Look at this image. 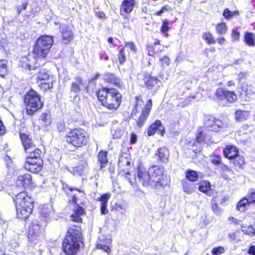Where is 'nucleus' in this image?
Here are the masks:
<instances>
[{
  "label": "nucleus",
  "mask_w": 255,
  "mask_h": 255,
  "mask_svg": "<svg viewBox=\"0 0 255 255\" xmlns=\"http://www.w3.org/2000/svg\"><path fill=\"white\" fill-rule=\"evenodd\" d=\"M73 211L70 219L71 222L77 224H71L76 229H69L62 244L63 250L66 255H75L79 250L80 244L83 242L80 224L82 222L81 216L85 212L83 207L77 204Z\"/></svg>",
  "instance_id": "obj_1"
},
{
  "label": "nucleus",
  "mask_w": 255,
  "mask_h": 255,
  "mask_svg": "<svg viewBox=\"0 0 255 255\" xmlns=\"http://www.w3.org/2000/svg\"><path fill=\"white\" fill-rule=\"evenodd\" d=\"M137 175L139 182L144 186L159 189L166 185L163 179V169L158 166H152L147 171L139 167Z\"/></svg>",
  "instance_id": "obj_2"
},
{
  "label": "nucleus",
  "mask_w": 255,
  "mask_h": 255,
  "mask_svg": "<svg viewBox=\"0 0 255 255\" xmlns=\"http://www.w3.org/2000/svg\"><path fill=\"white\" fill-rule=\"evenodd\" d=\"M97 97L104 106L115 110L120 105L122 95L116 89L103 88L97 93Z\"/></svg>",
  "instance_id": "obj_3"
},
{
  "label": "nucleus",
  "mask_w": 255,
  "mask_h": 255,
  "mask_svg": "<svg viewBox=\"0 0 255 255\" xmlns=\"http://www.w3.org/2000/svg\"><path fill=\"white\" fill-rule=\"evenodd\" d=\"M65 137L66 142L75 148L86 145L89 138L87 131L81 128L70 129L66 133Z\"/></svg>",
  "instance_id": "obj_4"
},
{
  "label": "nucleus",
  "mask_w": 255,
  "mask_h": 255,
  "mask_svg": "<svg viewBox=\"0 0 255 255\" xmlns=\"http://www.w3.org/2000/svg\"><path fill=\"white\" fill-rule=\"evenodd\" d=\"M24 104L27 114L29 115H32L43 105L39 95L33 90H30L25 96Z\"/></svg>",
  "instance_id": "obj_5"
},
{
  "label": "nucleus",
  "mask_w": 255,
  "mask_h": 255,
  "mask_svg": "<svg viewBox=\"0 0 255 255\" xmlns=\"http://www.w3.org/2000/svg\"><path fill=\"white\" fill-rule=\"evenodd\" d=\"M53 43L52 36L48 35L42 36L36 42L33 49L35 56L39 58H44L48 53Z\"/></svg>",
  "instance_id": "obj_6"
},
{
  "label": "nucleus",
  "mask_w": 255,
  "mask_h": 255,
  "mask_svg": "<svg viewBox=\"0 0 255 255\" xmlns=\"http://www.w3.org/2000/svg\"><path fill=\"white\" fill-rule=\"evenodd\" d=\"M29 153V156L26 158L24 168L30 172L37 173L41 170L42 165L41 151L39 149H35L33 152Z\"/></svg>",
  "instance_id": "obj_7"
},
{
  "label": "nucleus",
  "mask_w": 255,
  "mask_h": 255,
  "mask_svg": "<svg viewBox=\"0 0 255 255\" xmlns=\"http://www.w3.org/2000/svg\"><path fill=\"white\" fill-rule=\"evenodd\" d=\"M216 101L223 106L233 103L237 99L235 93L223 88H218L215 92Z\"/></svg>",
  "instance_id": "obj_8"
},
{
  "label": "nucleus",
  "mask_w": 255,
  "mask_h": 255,
  "mask_svg": "<svg viewBox=\"0 0 255 255\" xmlns=\"http://www.w3.org/2000/svg\"><path fill=\"white\" fill-rule=\"evenodd\" d=\"M46 221H39L34 220L31 223L28 230V238L33 242V239L41 238L43 236L44 228L46 225Z\"/></svg>",
  "instance_id": "obj_9"
},
{
  "label": "nucleus",
  "mask_w": 255,
  "mask_h": 255,
  "mask_svg": "<svg viewBox=\"0 0 255 255\" xmlns=\"http://www.w3.org/2000/svg\"><path fill=\"white\" fill-rule=\"evenodd\" d=\"M204 123L205 127L215 132L220 131L223 127V123L220 120L216 119L211 115H206L204 117Z\"/></svg>",
  "instance_id": "obj_10"
},
{
  "label": "nucleus",
  "mask_w": 255,
  "mask_h": 255,
  "mask_svg": "<svg viewBox=\"0 0 255 255\" xmlns=\"http://www.w3.org/2000/svg\"><path fill=\"white\" fill-rule=\"evenodd\" d=\"M130 164V162L127 158L123 156L120 157L118 163L119 173L121 174L122 176H125L130 185L133 186V182L131 180L130 178L128 177V176L130 175V173L128 171Z\"/></svg>",
  "instance_id": "obj_11"
},
{
  "label": "nucleus",
  "mask_w": 255,
  "mask_h": 255,
  "mask_svg": "<svg viewBox=\"0 0 255 255\" xmlns=\"http://www.w3.org/2000/svg\"><path fill=\"white\" fill-rule=\"evenodd\" d=\"M16 207H19V205H21V207H26L28 206V202H29L31 206V209L33 208V200L25 192H21L15 196L14 199Z\"/></svg>",
  "instance_id": "obj_12"
},
{
  "label": "nucleus",
  "mask_w": 255,
  "mask_h": 255,
  "mask_svg": "<svg viewBox=\"0 0 255 255\" xmlns=\"http://www.w3.org/2000/svg\"><path fill=\"white\" fill-rule=\"evenodd\" d=\"M20 137L24 150L27 153L33 152L34 149H36L32 139L27 134L20 132Z\"/></svg>",
  "instance_id": "obj_13"
},
{
  "label": "nucleus",
  "mask_w": 255,
  "mask_h": 255,
  "mask_svg": "<svg viewBox=\"0 0 255 255\" xmlns=\"http://www.w3.org/2000/svg\"><path fill=\"white\" fill-rule=\"evenodd\" d=\"M37 59L33 56L28 55L26 57H23L20 61L22 68L29 70L35 69L37 67L36 62Z\"/></svg>",
  "instance_id": "obj_14"
},
{
  "label": "nucleus",
  "mask_w": 255,
  "mask_h": 255,
  "mask_svg": "<svg viewBox=\"0 0 255 255\" xmlns=\"http://www.w3.org/2000/svg\"><path fill=\"white\" fill-rule=\"evenodd\" d=\"M104 79L106 82L119 88L123 87V83L121 79L115 74L108 73L104 75Z\"/></svg>",
  "instance_id": "obj_15"
},
{
  "label": "nucleus",
  "mask_w": 255,
  "mask_h": 255,
  "mask_svg": "<svg viewBox=\"0 0 255 255\" xmlns=\"http://www.w3.org/2000/svg\"><path fill=\"white\" fill-rule=\"evenodd\" d=\"M16 208L18 218L23 220L27 219L32 211L31 206L28 202V206L26 207H21V205H19V207Z\"/></svg>",
  "instance_id": "obj_16"
},
{
  "label": "nucleus",
  "mask_w": 255,
  "mask_h": 255,
  "mask_svg": "<svg viewBox=\"0 0 255 255\" xmlns=\"http://www.w3.org/2000/svg\"><path fill=\"white\" fill-rule=\"evenodd\" d=\"M60 28L63 42L66 44H68L73 37V32L71 28L65 25L60 26Z\"/></svg>",
  "instance_id": "obj_17"
},
{
  "label": "nucleus",
  "mask_w": 255,
  "mask_h": 255,
  "mask_svg": "<svg viewBox=\"0 0 255 255\" xmlns=\"http://www.w3.org/2000/svg\"><path fill=\"white\" fill-rule=\"evenodd\" d=\"M111 242V240L105 239L104 236H101L99 238L96 246L98 249L103 250L108 254H110L111 250L109 247V245H110Z\"/></svg>",
  "instance_id": "obj_18"
},
{
  "label": "nucleus",
  "mask_w": 255,
  "mask_h": 255,
  "mask_svg": "<svg viewBox=\"0 0 255 255\" xmlns=\"http://www.w3.org/2000/svg\"><path fill=\"white\" fill-rule=\"evenodd\" d=\"M156 130L159 131L161 135H163L164 132L161 122L159 120H156L149 127L147 131V135L148 136L153 135L155 134Z\"/></svg>",
  "instance_id": "obj_19"
},
{
  "label": "nucleus",
  "mask_w": 255,
  "mask_h": 255,
  "mask_svg": "<svg viewBox=\"0 0 255 255\" xmlns=\"http://www.w3.org/2000/svg\"><path fill=\"white\" fill-rule=\"evenodd\" d=\"M32 182L31 176L29 174L19 175L16 181L17 186L26 187L30 185Z\"/></svg>",
  "instance_id": "obj_20"
},
{
  "label": "nucleus",
  "mask_w": 255,
  "mask_h": 255,
  "mask_svg": "<svg viewBox=\"0 0 255 255\" xmlns=\"http://www.w3.org/2000/svg\"><path fill=\"white\" fill-rule=\"evenodd\" d=\"M111 197V194L109 193H105L102 195L98 199L101 202V212L102 214H106L108 213L107 209V203Z\"/></svg>",
  "instance_id": "obj_21"
},
{
  "label": "nucleus",
  "mask_w": 255,
  "mask_h": 255,
  "mask_svg": "<svg viewBox=\"0 0 255 255\" xmlns=\"http://www.w3.org/2000/svg\"><path fill=\"white\" fill-rule=\"evenodd\" d=\"M134 5V0H124L121 8V14L128 13L132 11Z\"/></svg>",
  "instance_id": "obj_22"
},
{
  "label": "nucleus",
  "mask_w": 255,
  "mask_h": 255,
  "mask_svg": "<svg viewBox=\"0 0 255 255\" xmlns=\"http://www.w3.org/2000/svg\"><path fill=\"white\" fill-rule=\"evenodd\" d=\"M224 156L229 159H233L236 157L239 153L237 148L233 145H228L224 149Z\"/></svg>",
  "instance_id": "obj_23"
},
{
  "label": "nucleus",
  "mask_w": 255,
  "mask_h": 255,
  "mask_svg": "<svg viewBox=\"0 0 255 255\" xmlns=\"http://www.w3.org/2000/svg\"><path fill=\"white\" fill-rule=\"evenodd\" d=\"M156 155L158 156V159L163 163H166L168 161L169 153L168 149L166 147L158 148Z\"/></svg>",
  "instance_id": "obj_24"
},
{
  "label": "nucleus",
  "mask_w": 255,
  "mask_h": 255,
  "mask_svg": "<svg viewBox=\"0 0 255 255\" xmlns=\"http://www.w3.org/2000/svg\"><path fill=\"white\" fill-rule=\"evenodd\" d=\"M53 80L49 71L45 69H41L37 75V81H47Z\"/></svg>",
  "instance_id": "obj_25"
},
{
  "label": "nucleus",
  "mask_w": 255,
  "mask_h": 255,
  "mask_svg": "<svg viewBox=\"0 0 255 255\" xmlns=\"http://www.w3.org/2000/svg\"><path fill=\"white\" fill-rule=\"evenodd\" d=\"M83 85V80L81 77H76L74 81L71 83V91L75 94H78L81 90V85Z\"/></svg>",
  "instance_id": "obj_26"
},
{
  "label": "nucleus",
  "mask_w": 255,
  "mask_h": 255,
  "mask_svg": "<svg viewBox=\"0 0 255 255\" xmlns=\"http://www.w3.org/2000/svg\"><path fill=\"white\" fill-rule=\"evenodd\" d=\"M250 203L247 197L243 198L238 203L237 208L241 212H245L249 206Z\"/></svg>",
  "instance_id": "obj_27"
},
{
  "label": "nucleus",
  "mask_w": 255,
  "mask_h": 255,
  "mask_svg": "<svg viewBox=\"0 0 255 255\" xmlns=\"http://www.w3.org/2000/svg\"><path fill=\"white\" fill-rule=\"evenodd\" d=\"M144 81L145 85L149 89H151L159 82L156 78L151 76L144 77Z\"/></svg>",
  "instance_id": "obj_28"
},
{
  "label": "nucleus",
  "mask_w": 255,
  "mask_h": 255,
  "mask_svg": "<svg viewBox=\"0 0 255 255\" xmlns=\"http://www.w3.org/2000/svg\"><path fill=\"white\" fill-rule=\"evenodd\" d=\"M245 43L250 46H255V35L250 32H247L245 35Z\"/></svg>",
  "instance_id": "obj_29"
},
{
  "label": "nucleus",
  "mask_w": 255,
  "mask_h": 255,
  "mask_svg": "<svg viewBox=\"0 0 255 255\" xmlns=\"http://www.w3.org/2000/svg\"><path fill=\"white\" fill-rule=\"evenodd\" d=\"M107 153L106 151H100L98 154V161L101 164V168L105 167L108 162Z\"/></svg>",
  "instance_id": "obj_30"
},
{
  "label": "nucleus",
  "mask_w": 255,
  "mask_h": 255,
  "mask_svg": "<svg viewBox=\"0 0 255 255\" xmlns=\"http://www.w3.org/2000/svg\"><path fill=\"white\" fill-rule=\"evenodd\" d=\"M233 160L235 166L239 169H243L245 167V162L244 157L242 156L237 155Z\"/></svg>",
  "instance_id": "obj_31"
},
{
  "label": "nucleus",
  "mask_w": 255,
  "mask_h": 255,
  "mask_svg": "<svg viewBox=\"0 0 255 255\" xmlns=\"http://www.w3.org/2000/svg\"><path fill=\"white\" fill-rule=\"evenodd\" d=\"M196 189V186L192 183H189L187 181L183 182V189L184 192L187 194H190L193 193Z\"/></svg>",
  "instance_id": "obj_32"
},
{
  "label": "nucleus",
  "mask_w": 255,
  "mask_h": 255,
  "mask_svg": "<svg viewBox=\"0 0 255 255\" xmlns=\"http://www.w3.org/2000/svg\"><path fill=\"white\" fill-rule=\"evenodd\" d=\"M53 209L51 206L44 205L41 209V215L45 218H49L52 214Z\"/></svg>",
  "instance_id": "obj_33"
},
{
  "label": "nucleus",
  "mask_w": 255,
  "mask_h": 255,
  "mask_svg": "<svg viewBox=\"0 0 255 255\" xmlns=\"http://www.w3.org/2000/svg\"><path fill=\"white\" fill-rule=\"evenodd\" d=\"M54 81V80H49L47 81H43L41 82L37 81V83L38 84L40 88L44 90H47L51 88H52L53 87V82Z\"/></svg>",
  "instance_id": "obj_34"
},
{
  "label": "nucleus",
  "mask_w": 255,
  "mask_h": 255,
  "mask_svg": "<svg viewBox=\"0 0 255 255\" xmlns=\"http://www.w3.org/2000/svg\"><path fill=\"white\" fill-rule=\"evenodd\" d=\"M186 177L189 181L194 182L198 179V176L195 171L189 170H187L186 172Z\"/></svg>",
  "instance_id": "obj_35"
},
{
  "label": "nucleus",
  "mask_w": 255,
  "mask_h": 255,
  "mask_svg": "<svg viewBox=\"0 0 255 255\" xmlns=\"http://www.w3.org/2000/svg\"><path fill=\"white\" fill-rule=\"evenodd\" d=\"M248 116V113L244 111L238 110L235 113V118L236 120L238 121L246 120Z\"/></svg>",
  "instance_id": "obj_36"
},
{
  "label": "nucleus",
  "mask_w": 255,
  "mask_h": 255,
  "mask_svg": "<svg viewBox=\"0 0 255 255\" xmlns=\"http://www.w3.org/2000/svg\"><path fill=\"white\" fill-rule=\"evenodd\" d=\"M241 230L244 234H247L251 237H253L255 235V230L252 226H249L248 227L242 226Z\"/></svg>",
  "instance_id": "obj_37"
},
{
  "label": "nucleus",
  "mask_w": 255,
  "mask_h": 255,
  "mask_svg": "<svg viewBox=\"0 0 255 255\" xmlns=\"http://www.w3.org/2000/svg\"><path fill=\"white\" fill-rule=\"evenodd\" d=\"M169 22L166 19H164L162 21V25L160 28V31L165 36L168 35L167 31L169 29Z\"/></svg>",
  "instance_id": "obj_38"
},
{
  "label": "nucleus",
  "mask_w": 255,
  "mask_h": 255,
  "mask_svg": "<svg viewBox=\"0 0 255 255\" xmlns=\"http://www.w3.org/2000/svg\"><path fill=\"white\" fill-rule=\"evenodd\" d=\"M198 188L200 191L207 193L211 190V184L209 182H203L201 183Z\"/></svg>",
  "instance_id": "obj_39"
},
{
  "label": "nucleus",
  "mask_w": 255,
  "mask_h": 255,
  "mask_svg": "<svg viewBox=\"0 0 255 255\" xmlns=\"http://www.w3.org/2000/svg\"><path fill=\"white\" fill-rule=\"evenodd\" d=\"M7 62L5 60L0 61V76L3 77L7 73Z\"/></svg>",
  "instance_id": "obj_40"
},
{
  "label": "nucleus",
  "mask_w": 255,
  "mask_h": 255,
  "mask_svg": "<svg viewBox=\"0 0 255 255\" xmlns=\"http://www.w3.org/2000/svg\"><path fill=\"white\" fill-rule=\"evenodd\" d=\"M27 6V2L25 0H23L21 5H19L16 7L17 14H25L23 12L26 10Z\"/></svg>",
  "instance_id": "obj_41"
},
{
  "label": "nucleus",
  "mask_w": 255,
  "mask_h": 255,
  "mask_svg": "<svg viewBox=\"0 0 255 255\" xmlns=\"http://www.w3.org/2000/svg\"><path fill=\"white\" fill-rule=\"evenodd\" d=\"M124 129L122 128H118L112 131V135L114 138H120L124 134Z\"/></svg>",
  "instance_id": "obj_42"
},
{
  "label": "nucleus",
  "mask_w": 255,
  "mask_h": 255,
  "mask_svg": "<svg viewBox=\"0 0 255 255\" xmlns=\"http://www.w3.org/2000/svg\"><path fill=\"white\" fill-rule=\"evenodd\" d=\"M148 116L149 115L142 112L137 122L138 127H141L144 124Z\"/></svg>",
  "instance_id": "obj_43"
},
{
  "label": "nucleus",
  "mask_w": 255,
  "mask_h": 255,
  "mask_svg": "<svg viewBox=\"0 0 255 255\" xmlns=\"http://www.w3.org/2000/svg\"><path fill=\"white\" fill-rule=\"evenodd\" d=\"M240 231H237L234 233H231L228 234V237L230 239L231 241H235L236 243H238L241 241V239L239 238Z\"/></svg>",
  "instance_id": "obj_44"
},
{
  "label": "nucleus",
  "mask_w": 255,
  "mask_h": 255,
  "mask_svg": "<svg viewBox=\"0 0 255 255\" xmlns=\"http://www.w3.org/2000/svg\"><path fill=\"white\" fill-rule=\"evenodd\" d=\"M202 38L208 44H214L215 40L214 39L212 34L210 33H205L203 34Z\"/></svg>",
  "instance_id": "obj_45"
},
{
  "label": "nucleus",
  "mask_w": 255,
  "mask_h": 255,
  "mask_svg": "<svg viewBox=\"0 0 255 255\" xmlns=\"http://www.w3.org/2000/svg\"><path fill=\"white\" fill-rule=\"evenodd\" d=\"M210 161L215 165L222 164L221 157L217 155H213L210 156Z\"/></svg>",
  "instance_id": "obj_46"
},
{
  "label": "nucleus",
  "mask_w": 255,
  "mask_h": 255,
  "mask_svg": "<svg viewBox=\"0 0 255 255\" xmlns=\"http://www.w3.org/2000/svg\"><path fill=\"white\" fill-rule=\"evenodd\" d=\"M84 167L82 166H78L73 167L70 170V172L74 175H81L83 172Z\"/></svg>",
  "instance_id": "obj_47"
},
{
  "label": "nucleus",
  "mask_w": 255,
  "mask_h": 255,
  "mask_svg": "<svg viewBox=\"0 0 255 255\" xmlns=\"http://www.w3.org/2000/svg\"><path fill=\"white\" fill-rule=\"evenodd\" d=\"M205 135L202 129H198L196 137L197 142L201 143L205 140Z\"/></svg>",
  "instance_id": "obj_48"
},
{
  "label": "nucleus",
  "mask_w": 255,
  "mask_h": 255,
  "mask_svg": "<svg viewBox=\"0 0 255 255\" xmlns=\"http://www.w3.org/2000/svg\"><path fill=\"white\" fill-rule=\"evenodd\" d=\"M216 30L219 34H224L227 31V27L225 23H221L217 25Z\"/></svg>",
  "instance_id": "obj_49"
},
{
  "label": "nucleus",
  "mask_w": 255,
  "mask_h": 255,
  "mask_svg": "<svg viewBox=\"0 0 255 255\" xmlns=\"http://www.w3.org/2000/svg\"><path fill=\"white\" fill-rule=\"evenodd\" d=\"M152 107V101L151 99H149L147 103L146 104L144 109L142 110L143 113L147 114V115H149L150 112V110Z\"/></svg>",
  "instance_id": "obj_50"
},
{
  "label": "nucleus",
  "mask_w": 255,
  "mask_h": 255,
  "mask_svg": "<svg viewBox=\"0 0 255 255\" xmlns=\"http://www.w3.org/2000/svg\"><path fill=\"white\" fill-rule=\"evenodd\" d=\"M159 61L161 63V66H167L170 64V59L167 56H164L162 57L159 58Z\"/></svg>",
  "instance_id": "obj_51"
},
{
  "label": "nucleus",
  "mask_w": 255,
  "mask_h": 255,
  "mask_svg": "<svg viewBox=\"0 0 255 255\" xmlns=\"http://www.w3.org/2000/svg\"><path fill=\"white\" fill-rule=\"evenodd\" d=\"M41 119L44 122L45 126L50 124V115L48 114H42L41 116Z\"/></svg>",
  "instance_id": "obj_52"
},
{
  "label": "nucleus",
  "mask_w": 255,
  "mask_h": 255,
  "mask_svg": "<svg viewBox=\"0 0 255 255\" xmlns=\"http://www.w3.org/2000/svg\"><path fill=\"white\" fill-rule=\"evenodd\" d=\"M240 14L239 11L235 10L234 11H230L229 9L226 8L224 10L223 16H235Z\"/></svg>",
  "instance_id": "obj_53"
},
{
  "label": "nucleus",
  "mask_w": 255,
  "mask_h": 255,
  "mask_svg": "<svg viewBox=\"0 0 255 255\" xmlns=\"http://www.w3.org/2000/svg\"><path fill=\"white\" fill-rule=\"evenodd\" d=\"M125 47L128 48L132 53H135L136 52L135 45L132 42H126Z\"/></svg>",
  "instance_id": "obj_54"
},
{
  "label": "nucleus",
  "mask_w": 255,
  "mask_h": 255,
  "mask_svg": "<svg viewBox=\"0 0 255 255\" xmlns=\"http://www.w3.org/2000/svg\"><path fill=\"white\" fill-rule=\"evenodd\" d=\"M119 63L122 64L126 60V56L124 49L120 50L118 55Z\"/></svg>",
  "instance_id": "obj_55"
},
{
  "label": "nucleus",
  "mask_w": 255,
  "mask_h": 255,
  "mask_svg": "<svg viewBox=\"0 0 255 255\" xmlns=\"http://www.w3.org/2000/svg\"><path fill=\"white\" fill-rule=\"evenodd\" d=\"M240 32L237 30H233L232 33V38L233 41H238L240 37Z\"/></svg>",
  "instance_id": "obj_56"
},
{
  "label": "nucleus",
  "mask_w": 255,
  "mask_h": 255,
  "mask_svg": "<svg viewBox=\"0 0 255 255\" xmlns=\"http://www.w3.org/2000/svg\"><path fill=\"white\" fill-rule=\"evenodd\" d=\"M225 252L224 248L222 247H219L217 248H214L212 250V254L217 253L218 254H222Z\"/></svg>",
  "instance_id": "obj_57"
},
{
  "label": "nucleus",
  "mask_w": 255,
  "mask_h": 255,
  "mask_svg": "<svg viewBox=\"0 0 255 255\" xmlns=\"http://www.w3.org/2000/svg\"><path fill=\"white\" fill-rule=\"evenodd\" d=\"M247 197L248 199H249L250 204L255 203V192H252L249 193Z\"/></svg>",
  "instance_id": "obj_58"
},
{
  "label": "nucleus",
  "mask_w": 255,
  "mask_h": 255,
  "mask_svg": "<svg viewBox=\"0 0 255 255\" xmlns=\"http://www.w3.org/2000/svg\"><path fill=\"white\" fill-rule=\"evenodd\" d=\"M147 50L148 51V54L150 56H153L154 54L156 53V52L154 51L153 45H148L147 46Z\"/></svg>",
  "instance_id": "obj_59"
},
{
  "label": "nucleus",
  "mask_w": 255,
  "mask_h": 255,
  "mask_svg": "<svg viewBox=\"0 0 255 255\" xmlns=\"http://www.w3.org/2000/svg\"><path fill=\"white\" fill-rule=\"evenodd\" d=\"M170 10V7L168 6H165L161 8V9L159 11L157 12V15H160L162 13H164L165 12H168Z\"/></svg>",
  "instance_id": "obj_60"
},
{
  "label": "nucleus",
  "mask_w": 255,
  "mask_h": 255,
  "mask_svg": "<svg viewBox=\"0 0 255 255\" xmlns=\"http://www.w3.org/2000/svg\"><path fill=\"white\" fill-rule=\"evenodd\" d=\"M5 132V127L1 120L0 119V136L3 135Z\"/></svg>",
  "instance_id": "obj_61"
},
{
  "label": "nucleus",
  "mask_w": 255,
  "mask_h": 255,
  "mask_svg": "<svg viewBox=\"0 0 255 255\" xmlns=\"http://www.w3.org/2000/svg\"><path fill=\"white\" fill-rule=\"evenodd\" d=\"M136 140L137 135L135 133H132L130 135V143L134 144L136 142Z\"/></svg>",
  "instance_id": "obj_62"
},
{
  "label": "nucleus",
  "mask_w": 255,
  "mask_h": 255,
  "mask_svg": "<svg viewBox=\"0 0 255 255\" xmlns=\"http://www.w3.org/2000/svg\"><path fill=\"white\" fill-rule=\"evenodd\" d=\"M212 210L214 211V212L216 214H218L220 212V209L219 208L218 205L216 204H215L214 205L212 206Z\"/></svg>",
  "instance_id": "obj_63"
},
{
  "label": "nucleus",
  "mask_w": 255,
  "mask_h": 255,
  "mask_svg": "<svg viewBox=\"0 0 255 255\" xmlns=\"http://www.w3.org/2000/svg\"><path fill=\"white\" fill-rule=\"evenodd\" d=\"M248 253L251 255H255V246H251L249 249Z\"/></svg>",
  "instance_id": "obj_64"
}]
</instances>
